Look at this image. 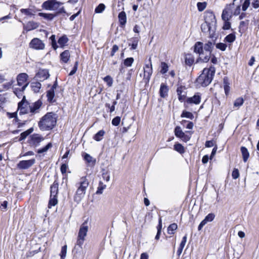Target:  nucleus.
Here are the masks:
<instances>
[{"instance_id":"42","label":"nucleus","mask_w":259,"mask_h":259,"mask_svg":"<svg viewBox=\"0 0 259 259\" xmlns=\"http://www.w3.org/2000/svg\"><path fill=\"white\" fill-rule=\"evenodd\" d=\"M52 147L51 143H48L45 147L37 150V152L38 154L46 152L50 148Z\"/></svg>"},{"instance_id":"6","label":"nucleus","mask_w":259,"mask_h":259,"mask_svg":"<svg viewBox=\"0 0 259 259\" xmlns=\"http://www.w3.org/2000/svg\"><path fill=\"white\" fill-rule=\"evenodd\" d=\"M18 111L20 115L30 112V103L25 100V96H23V99L18 104Z\"/></svg>"},{"instance_id":"29","label":"nucleus","mask_w":259,"mask_h":259,"mask_svg":"<svg viewBox=\"0 0 259 259\" xmlns=\"http://www.w3.org/2000/svg\"><path fill=\"white\" fill-rule=\"evenodd\" d=\"M240 150L242 155L243 161L245 162L247 161L249 157V152L247 148H246L245 147H241Z\"/></svg>"},{"instance_id":"56","label":"nucleus","mask_w":259,"mask_h":259,"mask_svg":"<svg viewBox=\"0 0 259 259\" xmlns=\"http://www.w3.org/2000/svg\"><path fill=\"white\" fill-rule=\"evenodd\" d=\"M102 177L103 179L106 182H108L110 180V175L108 171H105L102 173Z\"/></svg>"},{"instance_id":"62","label":"nucleus","mask_w":259,"mask_h":259,"mask_svg":"<svg viewBox=\"0 0 259 259\" xmlns=\"http://www.w3.org/2000/svg\"><path fill=\"white\" fill-rule=\"evenodd\" d=\"M129 46H131V50H135L137 49L138 46V40H134L133 42V43L131 45H129Z\"/></svg>"},{"instance_id":"18","label":"nucleus","mask_w":259,"mask_h":259,"mask_svg":"<svg viewBox=\"0 0 259 259\" xmlns=\"http://www.w3.org/2000/svg\"><path fill=\"white\" fill-rule=\"evenodd\" d=\"M205 22L214 25L215 23V16L212 12H206L204 16Z\"/></svg>"},{"instance_id":"50","label":"nucleus","mask_w":259,"mask_h":259,"mask_svg":"<svg viewBox=\"0 0 259 259\" xmlns=\"http://www.w3.org/2000/svg\"><path fill=\"white\" fill-rule=\"evenodd\" d=\"M134 60L133 58H132V57L127 58L124 60V64L125 66H127V67L131 66L132 64L134 62Z\"/></svg>"},{"instance_id":"37","label":"nucleus","mask_w":259,"mask_h":259,"mask_svg":"<svg viewBox=\"0 0 259 259\" xmlns=\"http://www.w3.org/2000/svg\"><path fill=\"white\" fill-rule=\"evenodd\" d=\"M178 226L176 223H173L170 225L167 228V233L169 234H174L175 231L177 229Z\"/></svg>"},{"instance_id":"21","label":"nucleus","mask_w":259,"mask_h":259,"mask_svg":"<svg viewBox=\"0 0 259 259\" xmlns=\"http://www.w3.org/2000/svg\"><path fill=\"white\" fill-rule=\"evenodd\" d=\"M194 52L199 55V57L203 56V44L201 42H197L194 46Z\"/></svg>"},{"instance_id":"26","label":"nucleus","mask_w":259,"mask_h":259,"mask_svg":"<svg viewBox=\"0 0 259 259\" xmlns=\"http://www.w3.org/2000/svg\"><path fill=\"white\" fill-rule=\"evenodd\" d=\"M177 93L179 101L183 102L185 100L186 97V94L185 93L183 94V87L182 86L178 87L177 90Z\"/></svg>"},{"instance_id":"51","label":"nucleus","mask_w":259,"mask_h":259,"mask_svg":"<svg viewBox=\"0 0 259 259\" xmlns=\"http://www.w3.org/2000/svg\"><path fill=\"white\" fill-rule=\"evenodd\" d=\"M20 12L27 16H32L33 15L32 10L29 9H22L20 10Z\"/></svg>"},{"instance_id":"31","label":"nucleus","mask_w":259,"mask_h":259,"mask_svg":"<svg viewBox=\"0 0 259 259\" xmlns=\"http://www.w3.org/2000/svg\"><path fill=\"white\" fill-rule=\"evenodd\" d=\"M213 25L211 24L204 22V23H202L201 25V30L203 32H206L208 31L210 32L211 26Z\"/></svg>"},{"instance_id":"44","label":"nucleus","mask_w":259,"mask_h":259,"mask_svg":"<svg viewBox=\"0 0 259 259\" xmlns=\"http://www.w3.org/2000/svg\"><path fill=\"white\" fill-rule=\"evenodd\" d=\"M181 116L182 117H186L190 119H193L194 117L193 114L191 112L187 111H183Z\"/></svg>"},{"instance_id":"45","label":"nucleus","mask_w":259,"mask_h":259,"mask_svg":"<svg viewBox=\"0 0 259 259\" xmlns=\"http://www.w3.org/2000/svg\"><path fill=\"white\" fill-rule=\"evenodd\" d=\"M105 9V6L103 4H99L95 9V12L96 13H101L103 12Z\"/></svg>"},{"instance_id":"13","label":"nucleus","mask_w":259,"mask_h":259,"mask_svg":"<svg viewBox=\"0 0 259 259\" xmlns=\"http://www.w3.org/2000/svg\"><path fill=\"white\" fill-rule=\"evenodd\" d=\"M29 45L30 47L36 50H43L45 48L44 43L37 38L32 39Z\"/></svg>"},{"instance_id":"23","label":"nucleus","mask_w":259,"mask_h":259,"mask_svg":"<svg viewBox=\"0 0 259 259\" xmlns=\"http://www.w3.org/2000/svg\"><path fill=\"white\" fill-rule=\"evenodd\" d=\"M118 20L121 27H123L126 23V15L123 11L118 14Z\"/></svg>"},{"instance_id":"57","label":"nucleus","mask_w":259,"mask_h":259,"mask_svg":"<svg viewBox=\"0 0 259 259\" xmlns=\"http://www.w3.org/2000/svg\"><path fill=\"white\" fill-rule=\"evenodd\" d=\"M232 178L234 179H237L239 177V172L238 169L234 168L232 174Z\"/></svg>"},{"instance_id":"59","label":"nucleus","mask_w":259,"mask_h":259,"mask_svg":"<svg viewBox=\"0 0 259 259\" xmlns=\"http://www.w3.org/2000/svg\"><path fill=\"white\" fill-rule=\"evenodd\" d=\"M14 82V80H12L10 81L7 82L3 85L4 88L7 90L10 89L12 87Z\"/></svg>"},{"instance_id":"10","label":"nucleus","mask_w":259,"mask_h":259,"mask_svg":"<svg viewBox=\"0 0 259 259\" xmlns=\"http://www.w3.org/2000/svg\"><path fill=\"white\" fill-rule=\"evenodd\" d=\"M201 96L199 94H195L193 97H190L187 99L184 104V106L186 108H189L190 105L194 104L198 105L200 103Z\"/></svg>"},{"instance_id":"40","label":"nucleus","mask_w":259,"mask_h":259,"mask_svg":"<svg viewBox=\"0 0 259 259\" xmlns=\"http://www.w3.org/2000/svg\"><path fill=\"white\" fill-rule=\"evenodd\" d=\"M106 188V185L104 184L101 181L99 182V186L98 187L96 194H101L103 193V191Z\"/></svg>"},{"instance_id":"35","label":"nucleus","mask_w":259,"mask_h":259,"mask_svg":"<svg viewBox=\"0 0 259 259\" xmlns=\"http://www.w3.org/2000/svg\"><path fill=\"white\" fill-rule=\"evenodd\" d=\"M55 96V90L53 89H51L47 91V96L48 100L50 102H52Z\"/></svg>"},{"instance_id":"14","label":"nucleus","mask_w":259,"mask_h":259,"mask_svg":"<svg viewBox=\"0 0 259 259\" xmlns=\"http://www.w3.org/2000/svg\"><path fill=\"white\" fill-rule=\"evenodd\" d=\"M44 140V138L38 134H33L30 136L29 144L34 146H37Z\"/></svg>"},{"instance_id":"54","label":"nucleus","mask_w":259,"mask_h":259,"mask_svg":"<svg viewBox=\"0 0 259 259\" xmlns=\"http://www.w3.org/2000/svg\"><path fill=\"white\" fill-rule=\"evenodd\" d=\"M120 121V117L116 116L112 120V124L114 126H117L119 124Z\"/></svg>"},{"instance_id":"60","label":"nucleus","mask_w":259,"mask_h":259,"mask_svg":"<svg viewBox=\"0 0 259 259\" xmlns=\"http://www.w3.org/2000/svg\"><path fill=\"white\" fill-rule=\"evenodd\" d=\"M187 241V236L185 235L183 237L182 240L180 244V247L184 248Z\"/></svg>"},{"instance_id":"25","label":"nucleus","mask_w":259,"mask_h":259,"mask_svg":"<svg viewBox=\"0 0 259 259\" xmlns=\"http://www.w3.org/2000/svg\"><path fill=\"white\" fill-rule=\"evenodd\" d=\"M70 56V52L68 50H65L60 54L61 61L65 63L69 60Z\"/></svg>"},{"instance_id":"4","label":"nucleus","mask_w":259,"mask_h":259,"mask_svg":"<svg viewBox=\"0 0 259 259\" xmlns=\"http://www.w3.org/2000/svg\"><path fill=\"white\" fill-rule=\"evenodd\" d=\"M242 0H234L232 4L230 5L229 6L232 10L233 9V13L234 15H239L241 13V10L245 11L249 7L250 4V0H245L242 5Z\"/></svg>"},{"instance_id":"39","label":"nucleus","mask_w":259,"mask_h":259,"mask_svg":"<svg viewBox=\"0 0 259 259\" xmlns=\"http://www.w3.org/2000/svg\"><path fill=\"white\" fill-rule=\"evenodd\" d=\"M157 233L155 236V239L158 240L160 238V236L161 232V229H162V220L160 218L159 220V224L157 226Z\"/></svg>"},{"instance_id":"49","label":"nucleus","mask_w":259,"mask_h":259,"mask_svg":"<svg viewBox=\"0 0 259 259\" xmlns=\"http://www.w3.org/2000/svg\"><path fill=\"white\" fill-rule=\"evenodd\" d=\"M37 25L36 23L33 22H29L27 23L26 25V27L28 30H30L32 29H35L37 27Z\"/></svg>"},{"instance_id":"5","label":"nucleus","mask_w":259,"mask_h":259,"mask_svg":"<svg viewBox=\"0 0 259 259\" xmlns=\"http://www.w3.org/2000/svg\"><path fill=\"white\" fill-rule=\"evenodd\" d=\"M88 231V226L86 222H84L80 226L78 234L77 236V240L76 245L82 247L85 240V237L87 236Z\"/></svg>"},{"instance_id":"34","label":"nucleus","mask_w":259,"mask_h":259,"mask_svg":"<svg viewBox=\"0 0 259 259\" xmlns=\"http://www.w3.org/2000/svg\"><path fill=\"white\" fill-rule=\"evenodd\" d=\"M174 149L181 154L185 152L184 147L180 143H176L174 145Z\"/></svg>"},{"instance_id":"3","label":"nucleus","mask_w":259,"mask_h":259,"mask_svg":"<svg viewBox=\"0 0 259 259\" xmlns=\"http://www.w3.org/2000/svg\"><path fill=\"white\" fill-rule=\"evenodd\" d=\"M89 185V182L86 177H81L79 182L76 183L77 190L74 196V200L77 202H79L84 197L86 190Z\"/></svg>"},{"instance_id":"7","label":"nucleus","mask_w":259,"mask_h":259,"mask_svg":"<svg viewBox=\"0 0 259 259\" xmlns=\"http://www.w3.org/2000/svg\"><path fill=\"white\" fill-rule=\"evenodd\" d=\"M214 44L211 41H208L206 43L204 46V49L205 51V55L204 57H199V60H201L203 62H207L209 61L212 48H213Z\"/></svg>"},{"instance_id":"47","label":"nucleus","mask_w":259,"mask_h":259,"mask_svg":"<svg viewBox=\"0 0 259 259\" xmlns=\"http://www.w3.org/2000/svg\"><path fill=\"white\" fill-rule=\"evenodd\" d=\"M235 38H236V36H235V34L233 33H231V34L228 35L225 37V39L226 41H227L228 42H232L235 40Z\"/></svg>"},{"instance_id":"15","label":"nucleus","mask_w":259,"mask_h":259,"mask_svg":"<svg viewBox=\"0 0 259 259\" xmlns=\"http://www.w3.org/2000/svg\"><path fill=\"white\" fill-rule=\"evenodd\" d=\"M50 76L49 71L47 69H40L36 74L35 77L40 81L47 79Z\"/></svg>"},{"instance_id":"41","label":"nucleus","mask_w":259,"mask_h":259,"mask_svg":"<svg viewBox=\"0 0 259 259\" xmlns=\"http://www.w3.org/2000/svg\"><path fill=\"white\" fill-rule=\"evenodd\" d=\"M160 67V73L162 74L166 73L168 70V65L165 62H161Z\"/></svg>"},{"instance_id":"11","label":"nucleus","mask_w":259,"mask_h":259,"mask_svg":"<svg viewBox=\"0 0 259 259\" xmlns=\"http://www.w3.org/2000/svg\"><path fill=\"white\" fill-rule=\"evenodd\" d=\"M175 136L181 139L183 141L187 142L190 139V136L185 134L180 126H176L175 128Z\"/></svg>"},{"instance_id":"46","label":"nucleus","mask_w":259,"mask_h":259,"mask_svg":"<svg viewBox=\"0 0 259 259\" xmlns=\"http://www.w3.org/2000/svg\"><path fill=\"white\" fill-rule=\"evenodd\" d=\"M67 253V245L63 246L60 253L61 259H65Z\"/></svg>"},{"instance_id":"28","label":"nucleus","mask_w":259,"mask_h":259,"mask_svg":"<svg viewBox=\"0 0 259 259\" xmlns=\"http://www.w3.org/2000/svg\"><path fill=\"white\" fill-rule=\"evenodd\" d=\"M84 159L89 164L94 165L96 163V159L93 158L90 155L87 153H84L83 155Z\"/></svg>"},{"instance_id":"12","label":"nucleus","mask_w":259,"mask_h":259,"mask_svg":"<svg viewBox=\"0 0 259 259\" xmlns=\"http://www.w3.org/2000/svg\"><path fill=\"white\" fill-rule=\"evenodd\" d=\"M35 162V160L34 159L28 160H22L17 164V167L20 169H27L33 165Z\"/></svg>"},{"instance_id":"52","label":"nucleus","mask_w":259,"mask_h":259,"mask_svg":"<svg viewBox=\"0 0 259 259\" xmlns=\"http://www.w3.org/2000/svg\"><path fill=\"white\" fill-rule=\"evenodd\" d=\"M50 39L52 41V46L53 48L56 50L58 48V46L57 45L56 41L55 39V35H52L50 37Z\"/></svg>"},{"instance_id":"8","label":"nucleus","mask_w":259,"mask_h":259,"mask_svg":"<svg viewBox=\"0 0 259 259\" xmlns=\"http://www.w3.org/2000/svg\"><path fill=\"white\" fill-rule=\"evenodd\" d=\"M62 4V3L56 0H49L43 3L42 7L46 10H56Z\"/></svg>"},{"instance_id":"43","label":"nucleus","mask_w":259,"mask_h":259,"mask_svg":"<svg viewBox=\"0 0 259 259\" xmlns=\"http://www.w3.org/2000/svg\"><path fill=\"white\" fill-rule=\"evenodd\" d=\"M243 99L241 97L238 98L235 101L234 103V106L238 108L243 105Z\"/></svg>"},{"instance_id":"9","label":"nucleus","mask_w":259,"mask_h":259,"mask_svg":"<svg viewBox=\"0 0 259 259\" xmlns=\"http://www.w3.org/2000/svg\"><path fill=\"white\" fill-rule=\"evenodd\" d=\"M149 61L150 63L149 64H146L144 67L143 80L146 83L149 82L153 72L152 65L150 58L149 59Z\"/></svg>"},{"instance_id":"38","label":"nucleus","mask_w":259,"mask_h":259,"mask_svg":"<svg viewBox=\"0 0 259 259\" xmlns=\"http://www.w3.org/2000/svg\"><path fill=\"white\" fill-rule=\"evenodd\" d=\"M57 197H52L50 196V199L48 204V207L51 208L52 206L56 205L58 203Z\"/></svg>"},{"instance_id":"30","label":"nucleus","mask_w":259,"mask_h":259,"mask_svg":"<svg viewBox=\"0 0 259 259\" xmlns=\"http://www.w3.org/2000/svg\"><path fill=\"white\" fill-rule=\"evenodd\" d=\"M105 134V132L104 130H100L95 135L93 139L96 141H100L103 139Z\"/></svg>"},{"instance_id":"58","label":"nucleus","mask_w":259,"mask_h":259,"mask_svg":"<svg viewBox=\"0 0 259 259\" xmlns=\"http://www.w3.org/2000/svg\"><path fill=\"white\" fill-rule=\"evenodd\" d=\"M214 218V214L213 213H209L207 214L204 220L207 222H211Z\"/></svg>"},{"instance_id":"53","label":"nucleus","mask_w":259,"mask_h":259,"mask_svg":"<svg viewBox=\"0 0 259 259\" xmlns=\"http://www.w3.org/2000/svg\"><path fill=\"white\" fill-rule=\"evenodd\" d=\"M198 9L199 11H203L206 6V4L205 3H200L199 2L197 4Z\"/></svg>"},{"instance_id":"19","label":"nucleus","mask_w":259,"mask_h":259,"mask_svg":"<svg viewBox=\"0 0 259 259\" xmlns=\"http://www.w3.org/2000/svg\"><path fill=\"white\" fill-rule=\"evenodd\" d=\"M233 14V10H231L229 6L223 10L222 18L225 21H228L231 17V15Z\"/></svg>"},{"instance_id":"63","label":"nucleus","mask_w":259,"mask_h":259,"mask_svg":"<svg viewBox=\"0 0 259 259\" xmlns=\"http://www.w3.org/2000/svg\"><path fill=\"white\" fill-rule=\"evenodd\" d=\"M118 50V47L116 45H113L112 51L111 53V56H113L114 55V54Z\"/></svg>"},{"instance_id":"22","label":"nucleus","mask_w":259,"mask_h":259,"mask_svg":"<svg viewBox=\"0 0 259 259\" xmlns=\"http://www.w3.org/2000/svg\"><path fill=\"white\" fill-rule=\"evenodd\" d=\"M58 183L56 181H55L50 188V196L52 197H57V194L58 193Z\"/></svg>"},{"instance_id":"48","label":"nucleus","mask_w":259,"mask_h":259,"mask_svg":"<svg viewBox=\"0 0 259 259\" xmlns=\"http://www.w3.org/2000/svg\"><path fill=\"white\" fill-rule=\"evenodd\" d=\"M194 62L193 58L190 55L186 56L185 58V63L187 65L189 66H191L193 64Z\"/></svg>"},{"instance_id":"55","label":"nucleus","mask_w":259,"mask_h":259,"mask_svg":"<svg viewBox=\"0 0 259 259\" xmlns=\"http://www.w3.org/2000/svg\"><path fill=\"white\" fill-rule=\"evenodd\" d=\"M216 47L221 51H224L226 49L227 45L225 44L220 42L217 44Z\"/></svg>"},{"instance_id":"64","label":"nucleus","mask_w":259,"mask_h":259,"mask_svg":"<svg viewBox=\"0 0 259 259\" xmlns=\"http://www.w3.org/2000/svg\"><path fill=\"white\" fill-rule=\"evenodd\" d=\"M104 80L108 82L109 86H111L112 81L111 78L109 76H107L104 78Z\"/></svg>"},{"instance_id":"27","label":"nucleus","mask_w":259,"mask_h":259,"mask_svg":"<svg viewBox=\"0 0 259 259\" xmlns=\"http://www.w3.org/2000/svg\"><path fill=\"white\" fill-rule=\"evenodd\" d=\"M31 89L34 93H38L41 87V84L39 82H32L30 84Z\"/></svg>"},{"instance_id":"2","label":"nucleus","mask_w":259,"mask_h":259,"mask_svg":"<svg viewBox=\"0 0 259 259\" xmlns=\"http://www.w3.org/2000/svg\"><path fill=\"white\" fill-rule=\"evenodd\" d=\"M215 70L214 68H204L196 79V83L202 87H206L211 82Z\"/></svg>"},{"instance_id":"1","label":"nucleus","mask_w":259,"mask_h":259,"mask_svg":"<svg viewBox=\"0 0 259 259\" xmlns=\"http://www.w3.org/2000/svg\"><path fill=\"white\" fill-rule=\"evenodd\" d=\"M56 115L49 112L44 115L38 122V126L42 131L52 130L56 124Z\"/></svg>"},{"instance_id":"33","label":"nucleus","mask_w":259,"mask_h":259,"mask_svg":"<svg viewBox=\"0 0 259 259\" xmlns=\"http://www.w3.org/2000/svg\"><path fill=\"white\" fill-rule=\"evenodd\" d=\"M33 131V128H30L26 131L23 132L21 134L19 141H21L24 140L30 133Z\"/></svg>"},{"instance_id":"32","label":"nucleus","mask_w":259,"mask_h":259,"mask_svg":"<svg viewBox=\"0 0 259 259\" xmlns=\"http://www.w3.org/2000/svg\"><path fill=\"white\" fill-rule=\"evenodd\" d=\"M68 40V38H67L66 35H64L59 38L58 42L60 45V47L63 48L66 45Z\"/></svg>"},{"instance_id":"61","label":"nucleus","mask_w":259,"mask_h":259,"mask_svg":"<svg viewBox=\"0 0 259 259\" xmlns=\"http://www.w3.org/2000/svg\"><path fill=\"white\" fill-rule=\"evenodd\" d=\"M68 165L66 164H63L60 168L61 172L64 174L66 172Z\"/></svg>"},{"instance_id":"36","label":"nucleus","mask_w":259,"mask_h":259,"mask_svg":"<svg viewBox=\"0 0 259 259\" xmlns=\"http://www.w3.org/2000/svg\"><path fill=\"white\" fill-rule=\"evenodd\" d=\"M38 15L44 17V18H45L47 20H52L57 15V14L54 15L52 14H47V13H39L38 14Z\"/></svg>"},{"instance_id":"24","label":"nucleus","mask_w":259,"mask_h":259,"mask_svg":"<svg viewBox=\"0 0 259 259\" xmlns=\"http://www.w3.org/2000/svg\"><path fill=\"white\" fill-rule=\"evenodd\" d=\"M29 84V82H27L25 85L22 87L21 88H15L14 90V94L19 98L22 96V93L26 89V87Z\"/></svg>"},{"instance_id":"20","label":"nucleus","mask_w":259,"mask_h":259,"mask_svg":"<svg viewBox=\"0 0 259 259\" xmlns=\"http://www.w3.org/2000/svg\"><path fill=\"white\" fill-rule=\"evenodd\" d=\"M168 86L165 83H162L159 90L160 96L163 98H166L168 96Z\"/></svg>"},{"instance_id":"17","label":"nucleus","mask_w":259,"mask_h":259,"mask_svg":"<svg viewBox=\"0 0 259 259\" xmlns=\"http://www.w3.org/2000/svg\"><path fill=\"white\" fill-rule=\"evenodd\" d=\"M42 105V102L40 100L30 103V113L35 114L39 112V109Z\"/></svg>"},{"instance_id":"16","label":"nucleus","mask_w":259,"mask_h":259,"mask_svg":"<svg viewBox=\"0 0 259 259\" xmlns=\"http://www.w3.org/2000/svg\"><path fill=\"white\" fill-rule=\"evenodd\" d=\"M28 76L26 73H22L18 74L17 77V84L19 87H23L27 82Z\"/></svg>"}]
</instances>
